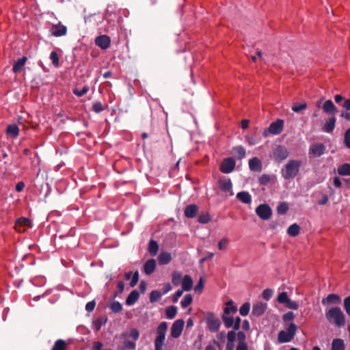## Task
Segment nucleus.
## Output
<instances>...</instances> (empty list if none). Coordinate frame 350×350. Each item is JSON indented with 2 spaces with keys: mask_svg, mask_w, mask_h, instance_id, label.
I'll return each instance as SVG.
<instances>
[{
  "mask_svg": "<svg viewBox=\"0 0 350 350\" xmlns=\"http://www.w3.org/2000/svg\"><path fill=\"white\" fill-rule=\"evenodd\" d=\"M302 162L297 159H291L281 170L282 176L285 180H290L297 176L299 172Z\"/></svg>",
  "mask_w": 350,
  "mask_h": 350,
  "instance_id": "f257e3e1",
  "label": "nucleus"
},
{
  "mask_svg": "<svg viewBox=\"0 0 350 350\" xmlns=\"http://www.w3.org/2000/svg\"><path fill=\"white\" fill-rule=\"evenodd\" d=\"M325 317L330 323L335 324L338 327L345 325V315L338 307H333L326 311Z\"/></svg>",
  "mask_w": 350,
  "mask_h": 350,
  "instance_id": "f03ea898",
  "label": "nucleus"
},
{
  "mask_svg": "<svg viewBox=\"0 0 350 350\" xmlns=\"http://www.w3.org/2000/svg\"><path fill=\"white\" fill-rule=\"evenodd\" d=\"M167 329V323L161 322L157 329V337L154 340L155 350H162L165 339V334Z\"/></svg>",
  "mask_w": 350,
  "mask_h": 350,
  "instance_id": "7ed1b4c3",
  "label": "nucleus"
},
{
  "mask_svg": "<svg viewBox=\"0 0 350 350\" xmlns=\"http://www.w3.org/2000/svg\"><path fill=\"white\" fill-rule=\"evenodd\" d=\"M237 312V308L234 306H226L224 308L221 319L226 328H230L233 325V317L230 316V314H234Z\"/></svg>",
  "mask_w": 350,
  "mask_h": 350,
  "instance_id": "20e7f679",
  "label": "nucleus"
},
{
  "mask_svg": "<svg viewBox=\"0 0 350 350\" xmlns=\"http://www.w3.org/2000/svg\"><path fill=\"white\" fill-rule=\"evenodd\" d=\"M284 129V120L281 119H278L276 121L272 122L267 130H265L263 132V135L267 137L268 135L267 133H269L272 135H279L280 134Z\"/></svg>",
  "mask_w": 350,
  "mask_h": 350,
  "instance_id": "39448f33",
  "label": "nucleus"
},
{
  "mask_svg": "<svg viewBox=\"0 0 350 350\" xmlns=\"http://www.w3.org/2000/svg\"><path fill=\"white\" fill-rule=\"evenodd\" d=\"M208 328L211 332H216L219 330L221 321L219 318L216 317L212 312H208L206 317Z\"/></svg>",
  "mask_w": 350,
  "mask_h": 350,
  "instance_id": "423d86ee",
  "label": "nucleus"
},
{
  "mask_svg": "<svg viewBox=\"0 0 350 350\" xmlns=\"http://www.w3.org/2000/svg\"><path fill=\"white\" fill-rule=\"evenodd\" d=\"M326 150V146L323 143H314L310 145L308 150L310 158L319 157L322 156Z\"/></svg>",
  "mask_w": 350,
  "mask_h": 350,
  "instance_id": "0eeeda50",
  "label": "nucleus"
},
{
  "mask_svg": "<svg viewBox=\"0 0 350 350\" xmlns=\"http://www.w3.org/2000/svg\"><path fill=\"white\" fill-rule=\"evenodd\" d=\"M256 215L263 220L269 219L272 215V210L267 204H261L256 208Z\"/></svg>",
  "mask_w": 350,
  "mask_h": 350,
  "instance_id": "6e6552de",
  "label": "nucleus"
},
{
  "mask_svg": "<svg viewBox=\"0 0 350 350\" xmlns=\"http://www.w3.org/2000/svg\"><path fill=\"white\" fill-rule=\"evenodd\" d=\"M236 161L232 157L224 159L221 162L219 170L224 174H229L232 172L235 167Z\"/></svg>",
  "mask_w": 350,
  "mask_h": 350,
  "instance_id": "1a4fd4ad",
  "label": "nucleus"
},
{
  "mask_svg": "<svg viewBox=\"0 0 350 350\" xmlns=\"http://www.w3.org/2000/svg\"><path fill=\"white\" fill-rule=\"evenodd\" d=\"M50 35L55 37L64 36L67 33V27L62 25L61 22H58L57 24H53L51 28L49 30Z\"/></svg>",
  "mask_w": 350,
  "mask_h": 350,
  "instance_id": "9d476101",
  "label": "nucleus"
},
{
  "mask_svg": "<svg viewBox=\"0 0 350 350\" xmlns=\"http://www.w3.org/2000/svg\"><path fill=\"white\" fill-rule=\"evenodd\" d=\"M184 325L185 321L183 319H177L173 323L170 330L172 338H177L181 335Z\"/></svg>",
  "mask_w": 350,
  "mask_h": 350,
  "instance_id": "9b49d317",
  "label": "nucleus"
},
{
  "mask_svg": "<svg viewBox=\"0 0 350 350\" xmlns=\"http://www.w3.org/2000/svg\"><path fill=\"white\" fill-rule=\"evenodd\" d=\"M31 227V221L25 217H20L15 221L14 229L18 232L22 233Z\"/></svg>",
  "mask_w": 350,
  "mask_h": 350,
  "instance_id": "f8f14e48",
  "label": "nucleus"
},
{
  "mask_svg": "<svg viewBox=\"0 0 350 350\" xmlns=\"http://www.w3.org/2000/svg\"><path fill=\"white\" fill-rule=\"evenodd\" d=\"M273 157L276 161H283L288 157V151L284 146L278 145L273 150Z\"/></svg>",
  "mask_w": 350,
  "mask_h": 350,
  "instance_id": "ddd939ff",
  "label": "nucleus"
},
{
  "mask_svg": "<svg viewBox=\"0 0 350 350\" xmlns=\"http://www.w3.org/2000/svg\"><path fill=\"white\" fill-rule=\"evenodd\" d=\"M95 44L100 49L106 50L109 48L111 39L108 36L101 35L96 38Z\"/></svg>",
  "mask_w": 350,
  "mask_h": 350,
  "instance_id": "4468645a",
  "label": "nucleus"
},
{
  "mask_svg": "<svg viewBox=\"0 0 350 350\" xmlns=\"http://www.w3.org/2000/svg\"><path fill=\"white\" fill-rule=\"evenodd\" d=\"M219 187L220 189L225 192L229 193L230 196H233L234 192L232 191V183L230 178H223L219 180Z\"/></svg>",
  "mask_w": 350,
  "mask_h": 350,
  "instance_id": "2eb2a0df",
  "label": "nucleus"
},
{
  "mask_svg": "<svg viewBox=\"0 0 350 350\" xmlns=\"http://www.w3.org/2000/svg\"><path fill=\"white\" fill-rule=\"evenodd\" d=\"M267 308V304L261 301H258L253 305L252 315L260 317L262 315Z\"/></svg>",
  "mask_w": 350,
  "mask_h": 350,
  "instance_id": "dca6fc26",
  "label": "nucleus"
},
{
  "mask_svg": "<svg viewBox=\"0 0 350 350\" xmlns=\"http://www.w3.org/2000/svg\"><path fill=\"white\" fill-rule=\"evenodd\" d=\"M321 302L324 306L331 304L338 305L341 303V298L338 295L332 293L323 298Z\"/></svg>",
  "mask_w": 350,
  "mask_h": 350,
  "instance_id": "f3484780",
  "label": "nucleus"
},
{
  "mask_svg": "<svg viewBox=\"0 0 350 350\" xmlns=\"http://www.w3.org/2000/svg\"><path fill=\"white\" fill-rule=\"evenodd\" d=\"M198 211V207L196 204H191L186 206L184 214L186 217L193 218L196 216Z\"/></svg>",
  "mask_w": 350,
  "mask_h": 350,
  "instance_id": "a211bd4d",
  "label": "nucleus"
},
{
  "mask_svg": "<svg viewBox=\"0 0 350 350\" xmlns=\"http://www.w3.org/2000/svg\"><path fill=\"white\" fill-rule=\"evenodd\" d=\"M249 167L253 172H261L262 163L257 157H254L249 161Z\"/></svg>",
  "mask_w": 350,
  "mask_h": 350,
  "instance_id": "6ab92c4d",
  "label": "nucleus"
},
{
  "mask_svg": "<svg viewBox=\"0 0 350 350\" xmlns=\"http://www.w3.org/2000/svg\"><path fill=\"white\" fill-rule=\"evenodd\" d=\"M156 269V260L153 258L148 260L144 265V271L146 275L152 274Z\"/></svg>",
  "mask_w": 350,
  "mask_h": 350,
  "instance_id": "aec40b11",
  "label": "nucleus"
},
{
  "mask_svg": "<svg viewBox=\"0 0 350 350\" xmlns=\"http://www.w3.org/2000/svg\"><path fill=\"white\" fill-rule=\"evenodd\" d=\"M323 111L327 114L334 115L338 111L331 100H327L323 105Z\"/></svg>",
  "mask_w": 350,
  "mask_h": 350,
  "instance_id": "412c9836",
  "label": "nucleus"
},
{
  "mask_svg": "<svg viewBox=\"0 0 350 350\" xmlns=\"http://www.w3.org/2000/svg\"><path fill=\"white\" fill-rule=\"evenodd\" d=\"M5 133L10 137L16 138L19 134V129L15 124H9L7 126Z\"/></svg>",
  "mask_w": 350,
  "mask_h": 350,
  "instance_id": "4be33fe9",
  "label": "nucleus"
},
{
  "mask_svg": "<svg viewBox=\"0 0 350 350\" xmlns=\"http://www.w3.org/2000/svg\"><path fill=\"white\" fill-rule=\"evenodd\" d=\"M27 58L23 57L18 59L13 65L12 70L14 73L20 72L22 71L23 66H25Z\"/></svg>",
  "mask_w": 350,
  "mask_h": 350,
  "instance_id": "5701e85b",
  "label": "nucleus"
},
{
  "mask_svg": "<svg viewBox=\"0 0 350 350\" xmlns=\"http://www.w3.org/2000/svg\"><path fill=\"white\" fill-rule=\"evenodd\" d=\"M237 198L244 204H250L252 196L247 191H240L237 194Z\"/></svg>",
  "mask_w": 350,
  "mask_h": 350,
  "instance_id": "b1692460",
  "label": "nucleus"
},
{
  "mask_svg": "<svg viewBox=\"0 0 350 350\" xmlns=\"http://www.w3.org/2000/svg\"><path fill=\"white\" fill-rule=\"evenodd\" d=\"M172 260L171 254L167 252H162L158 256V261L160 265L168 264Z\"/></svg>",
  "mask_w": 350,
  "mask_h": 350,
  "instance_id": "393cba45",
  "label": "nucleus"
},
{
  "mask_svg": "<svg viewBox=\"0 0 350 350\" xmlns=\"http://www.w3.org/2000/svg\"><path fill=\"white\" fill-rule=\"evenodd\" d=\"M336 121V120L335 117L329 118L323 126V131L328 133H332L334 129Z\"/></svg>",
  "mask_w": 350,
  "mask_h": 350,
  "instance_id": "a878e982",
  "label": "nucleus"
},
{
  "mask_svg": "<svg viewBox=\"0 0 350 350\" xmlns=\"http://www.w3.org/2000/svg\"><path fill=\"white\" fill-rule=\"evenodd\" d=\"M192 286L193 280L191 276H189V275H185L182 280L183 290L185 291H189L191 289Z\"/></svg>",
  "mask_w": 350,
  "mask_h": 350,
  "instance_id": "bb28decb",
  "label": "nucleus"
},
{
  "mask_svg": "<svg viewBox=\"0 0 350 350\" xmlns=\"http://www.w3.org/2000/svg\"><path fill=\"white\" fill-rule=\"evenodd\" d=\"M139 297V294L137 291H132L126 299V304L128 306L133 305L138 300Z\"/></svg>",
  "mask_w": 350,
  "mask_h": 350,
  "instance_id": "cd10ccee",
  "label": "nucleus"
},
{
  "mask_svg": "<svg viewBox=\"0 0 350 350\" xmlns=\"http://www.w3.org/2000/svg\"><path fill=\"white\" fill-rule=\"evenodd\" d=\"M122 337H130L134 340H137L139 338V332L136 328H132L129 330V332L122 333Z\"/></svg>",
  "mask_w": 350,
  "mask_h": 350,
  "instance_id": "c85d7f7f",
  "label": "nucleus"
},
{
  "mask_svg": "<svg viewBox=\"0 0 350 350\" xmlns=\"http://www.w3.org/2000/svg\"><path fill=\"white\" fill-rule=\"evenodd\" d=\"M345 346L342 339H334L332 343V350H345Z\"/></svg>",
  "mask_w": 350,
  "mask_h": 350,
  "instance_id": "c756f323",
  "label": "nucleus"
},
{
  "mask_svg": "<svg viewBox=\"0 0 350 350\" xmlns=\"http://www.w3.org/2000/svg\"><path fill=\"white\" fill-rule=\"evenodd\" d=\"M107 318L106 317H99L94 321V329L98 332L100 329L101 327L106 323Z\"/></svg>",
  "mask_w": 350,
  "mask_h": 350,
  "instance_id": "7c9ffc66",
  "label": "nucleus"
},
{
  "mask_svg": "<svg viewBox=\"0 0 350 350\" xmlns=\"http://www.w3.org/2000/svg\"><path fill=\"white\" fill-rule=\"evenodd\" d=\"M300 232V227L297 224L291 225L287 229V233L289 236L295 237Z\"/></svg>",
  "mask_w": 350,
  "mask_h": 350,
  "instance_id": "2f4dec72",
  "label": "nucleus"
},
{
  "mask_svg": "<svg viewBox=\"0 0 350 350\" xmlns=\"http://www.w3.org/2000/svg\"><path fill=\"white\" fill-rule=\"evenodd\" d=\"M159 250V245L154 240L151 239L148 245V252L152 256L157 255Z\"/></svg>",
  "mask_w": 350,
  "mask_h": 350,
  "instance_id": "473e14b6",
  "label": "nucleus"
},
{
  "mask_svg": "<svg viewBox=\"0 0 350 350\" xmlns=\"http://www.w3.org/2000/svg\"><path fill=\"white\" fill-rule=\"evenodd\" d=\"M233 152L239 159H243L245 157V149L241 146H237L233 148Z\"/></svg>",
  "mask_w": 350,
  "mask_h": 350,
  "instance_id": "72a5a7b5",
  "label": "nucleus"
},
{
  "mask_svg": "<svg viewBox=\"0 0 350 350\" xmlns=\"http://www.w3.org/2000/svg\"><path fill=\"white\" fill-rule=\"evenodd\" d=\"M338 173L342 176H350V164L344 163L338 168Z\"/></svg>",
  "mask_w": 350,
  "mask_h": 350,
  "instance_id": "f704fd0d",
  "label": "nucleus"
},
{
  "mask_svg": "<svg viewBox=\"0 0 350 350\" xmlns=\"http://www.w3.org/2000/svg\"><path fill=\"white\" fill-rule=\"evenodd\" d=\"M278 340L280 343L288 342L292 340L286 332L282 330L278 333Z\"/></svg>",
  "mask_w": 350,
  "mask_h": 350,
  "instance_id": "c9c22d12",
  "label": "nucleus"
},
{
  "mask_svg": "<svg viewBox=\"0 0 350 350\" xmlns=\"http://www.w3.org/2000/svg\"><path fill=\"white\" fill-rule=\"evenodd\" d=\"M177 314V308L174 306H170L165 310V314L167 319H174Z\"/></svg>",
  "mask_w": 350,
  "mask_h": 350,
  "instance_id": "e433bc0d",
  "label": "nucleus"
},
{
  "mask_svg": "<svg viewBox=\"0 0 350 350\" xmlns=\"http://www.w3.org/2000/svg\"><path fill=\"white\" fill-rule=\"evenodd\" d=\"M182 278V273L180 271H174L172 274V282L174 286L179 285Z\"/></svg>",
  "mask_w": 350,
  "mask_h": 350,
  "instance_id": "4c0bfd02",
  "label": "nucleus"
},
{
  "mask_svg": "<svg viewBox=\"0 0 350 350\" xmlns=\"http://www.w3.org/2000/svg\"><path fill=\"white\" fill-rule=\"evenodd\" d=\"M297 330V325L294 323H291L288 325V327L285 332H286V334H288L290 338L293 340L296 334Z\"/></svg>",
  "mask_w": 350,
  "mask_h": 350,
  "instance_id": "58836bf2",
  "label": "nucleus"
},
{
  "mask_svg": "<svg viewBox=\"0 0 350 350\" xmlns=\"http://www.w3.org/2000/svg\"><path fill=\"white\" fill-rule=\"evenodd\" d=\"M66 344L64 340L62 339L57 340L53 347L52 350H66Z\"/></svg>",
  "mask_w": 350,
  "mask_h": 350,
  "instance_id": "ea45409f",
  "label": "nucleus"
},
{
  "mask_svg": "<svg viewBox=\"0 0 350 350\" xmlns=\"http://www.w3.org/2000/svg\"><path fill=\"white\" fill-rule=\"evenodd\" d=\"M161 296H162V294L159 291H152L150 293V297H149L150 298V301L151 303H154V302L158 301L159 300H160Z\"/></svg>",
  "mask_w": 350,
  "mask_h": 350,
  "instance_id": "a19ab883",
  "label": "nucleus"
},
{
  "mask_svg": "<svg viewBox=\"0 0 350 350\" xmlns=\"http://www.w3.org/2000/svg\"><path fill=\"white\" fill-rule=\"evenodd\" d=\"M193 301V298L191 294H187L183 299L180 302L181 307L183 308H187L188 306H189Z\"/></svg>",
  "mask_w": 350,
  "mask_h": 350,
  "instance_id": "79ce46f5",
  "label": "nucleus"
},
{
  "mask_svg": "<svg viewBox=\"0 0 350 350\" xmlns=\"http://www.w3.org/2000/svg\"><path fill=\"white\" fill-rule=\"evenodd\" d=\"M288 210V205L286 202H284L280 203L277 207V213L280 215H284Z\"/></svg>",
  "mask_w": 350,
  "mask_h": 350,
  "instance_id": "37998d69",
  "label": "nucleus"
},
{
  "mask_svg": "<svg viewBox=\"0 0 350 350\" xmlns=\"http://www.w3.org/2000/svg\"><path fill=\"white\" fill-rule=\"evenodd\" d=\"M250 310V304L249 302L244 303L239 308V313L241 315L247 316Z\"/></svg>",
  "mask_w": 350,
  "mask_h": 350,
  "instance_id": "c03bdc74",
  "label": "nucleus"
},
{
  "mask_svg": "<svg viewBox=\"0 0 350 350\" xmlns=\"http://www.w3.org/2000/svg\"><path fill=\"white\" fill-rule=\"evenodd\" d=\"M307 108V103L306 102L303 103H295L292 106V110L295 113H299L301 111Z\"/></svg>",
  "mask_w": 350,
  "mask_h": 350,
  "instance_id": "a18cd8bd",
  "label": "nucleus"
},
{
  "mask_svg": "<svg viewBox=\"0 0 350 350\" xmlns=\"http://www.w3.org/2000/svg\"><path fill=\"white\" fill-rule=\"evenodd\" d=\"M49 58L52 61L53 64L55 67H58L59 66V55L57 53V52L52 51L51 53Z\"/></svg>",
  "mask_w": 350,
  "mask_h": 350,
  "instance_id": "49530a36",
  "label": "nucleus"
},
{
  "mask_svg": "<svg viewBox=\"0 0 350 350\" xmlns=\"http://www.w3.org/2000/svg\"><path fill=\"white\" fill-rule=\"evenodd\" d=\"M110 308L113 312L118 313L122 310V306L119 301H113L111 304Z\"/></svg>",
  "mask_w": 350,
  "mask_h": 350,
  "instance_id": "de8ad7c7",
  "label": "nucleus"
},
{
  "mask_svg": "<svg viewBox=\"0 0 350 350\" xmlns=\"http://www.w3.org/2000/svg\"><path fill=\"white\" fill-rule=\"evenodd\" d=\"M88 90H89V88H88V86L85 85V86H83V88H82V89H81V90H79V89H78V88H75V89H74V90H73V93H74L76 96H79V97H81V96H83L84 94H85L88 92Z\"/></svg>",
  "mask_w": 350,
  "mask_h": 350,
  "instance_id": "09e8293b",
  "label": "nucleus"
},
{
  "mask_svg": "<svg viewBox=\"0 0 350 350\" xmlns=\"http://www.w3.org/2000/svg\"><path fill=\"white\" fill-rule=\"evenodd\" d=\"M289 299H290L288 298V295L286 292H282L280 293L278 297V301L280 304H286Z\"/></svg>",
  "mask_w": 350,
  "mask_h": 350,
  "instance_id": "8fccbe9b",
  "label": "nucleus"
},
{
  "mask_svg": "<svg viewBox=\"0 0 350 350\" xmlns=\"http://www.w3.org/2000/svg\"><path fill=\"white\" fill-rule=\"evenodd\" d=\"M271 178L269 175L262 174L258 178V182L260 185H266L270 183Z\"/></svg>",
  "mask_w": 350,
  "mask_h": 350,
  "instance_id": "3c124183",
  "label": "nucleus"
},
{
  "mask_svg": "<svg viewBox=\"0 0 350 350\" xmlns=\"http://www.w3.org/2000/svg\"><path fill=\"white\" fill-rule=\"evenodd\" d=\"M124 349L134 350L136 348L135 342L131 340H125L123 343Z\"/></svg>",
  "mask_w": 350,
  "mask_h": 350,
  "instance_id": "603ef678",
  "label": "nucleus"
},
{
  "mask_svg": "<svg viewBox=\"0 0 350 350\" xmlns=\"http://www.w3.org/2000/svg\"><path fill=\"white\" fill-rule=\"evenodd\" d=\"M229 243V240L224 237L221 239L218 243V248L220 250H224L226 248L227 245Z\"/></svg>",
  "mask_w": 350,
  "mask_h": 350,
  "instance_id": "864d4df0",
  "label": "nucleus"
},
{
  "mask_svg": "<svg viewBox=\"0 0 350 350\" xmlns=\"http://www.w3.org/2000/svg\"><path fill=\"white\" fill-rule=\"evenodd\" d=\"M295 316L294 313L293 312L290 311V312L285 313L282 316V320L284 322L291 321L295 319Z\"/></svg>",
  "mask_w": 350,
  "mask_h": 350,
  "instance_id": "5fc2aeb1",
  "label": "nucleus"
},
{
  "mask_svg": "<svg viewBox=\"0 0 350 350\" xmlns=\"http://www.w3.org/2000/svg\"><path fill=\"white\" fill-rule=\"evenodd\" d=\"M210 220L211 219L208 214H201L198 219V221L201 224H207Z\"/></svg>",
  "mask_w": 350,
  "mask_h": 350,
  "instance_id": "6e6d98bb",
  "label": "nucleus"
},
{
  "mask_svg": "<svg viewBox=\"0 0 350 350\" xmlns=\"http://www.w3.org/2000/svg\"><path fill=\"white\" fill-rule=\"evenodd\" d=\"M139 281V273L136 271L132 275L131 280L130 282V286L134 287Z\"/></svg>",
  "mask_w": 350,
  "mask_h": 350,
  "instance_id": "4d7b16f0",
  "label": "nucleus"
},
{
  "mask_svg": "<svg viewBox=\"0 0 350 350\" xmlns=\"http://www.w3.org/2000/svg\"><path fill=\"white\" fill-rule=\"evenodd\" d=\"M204 278L202 277H201L198 282V284L196 285L195 286V291L196 292H199V293H201L202 291L203 290L204 288Z\"/></svg>",
  "mask_w": 350,
  "mask_h": 350,
  "instance_id": "13d9d810",
  "label": "nucleus"
},
{
  "mask_svg": "<svg viewBox=\"0 0 350 350\" xmlns=\"http://www.w3.org/2000/svg\"><path fill=\"white\" fill-rule=\"evenodd\" d=\"M237 340L239 342L238 344H246L245 342V339H246V336L243 332H242V331L238 332V333L237 334Z\"/></svg>",
  "mask_w": 350,
  "mask_h": 350,
  "instance_id": "bf43d9fd",
  "label": "nucleus"
},
{
  "mask_svg": "<svg viewBox=\"0 0 350 350\" xmlns=\"http://www.w3.org/2000/svg\"><path fill=\"white\" fill-rule=\"evenodd\" d=\"M272 295H273V291L269 288H266L265 290L263 291V292L262 293V296L263 299H265L267 301H268L271 299V297H272Z\"/></svg>",
  "mask_w": 350,
  "mask_h": 350,
  "instance_id": "052dcab7",
  "label": "nucleus"
},
{
  "mask_svg": "<svg viewBox=\"0 0 350 350\" xmlns=\"http://www.w3.org/2000/svg\"><path fill=\"white\" fill-rule=\"evenodd\" d=\"M344 142L345 146L348 148H350V128L348 129L345 133Z\"/></svg>",
  "mask_w": 350,
  "mask_h": 350,
  "instance_id": "680f3d73",
  "label": "nucleus"
},
{
  "mask_svg": "<svg viewBox=\"0 0 350 350\" xmlns=\"http://www.w3.org/2000/svg\"><path fill=\"white\" fill-rule=\"evenodd\" d=\"M92 110L96 113H100L103 111V107L100 102H96L92 105Z\"/></svg>",
  "mask_w": 350,
  "mask_h": 350,
  "instance_id": "e2e57ef3",
  "label": "nucleus"
},
{
  "mask_svg": "<svg viewBox=\"0 0 350 350\" xmlns=\"http://www.w3.org/2000/svg\"><path fill=\"white\" fill-rule=\"evenodd\" d=\"M235 331L236 330H232V331H229L228 332V334H227L228 342H234V341L236 340V336H237Z\"/></svg>",
  "mask_w": 350,
  "mask_h": 350,
  "instance_id": "0e129e2a",
  "label": "nucleus"
},
{
  "mask_svg": "<svg viewBox=\"0 0 350 350\" xmlns=\"http://www.w3.org/2000/svg\"><path fill=\"white\" fill-rule=\"evenodd\" d=\"M241 321V320L239 317H237L234 319H233V325L231 327H232L234 330H239L240 329Z\"/></svg>",
  "mask_w": 350,
  "mask_h": 350,
  "instance_id": "69168bd1",
  "label": "nucleus"
},
{
  "mask_svg": "<svg viewBox=\"0 0 350 350\" xmlns=\"http://www.w3.org/2000/svg\"><path fill=\"white\" fill-rule=\"evenodd\" d=\"M32 283L36 286H42L44 284V277L38 276L32 279Z\"/></svg>",
  "mask_w": 350,
  "mask_h": 350,
  "instance_id": "338daca9",
  "label": "nucleus"
},
{
  "mask_svg": "<svg viewBox=\"0 0 350 350\" xmlns=\"http://www.w3.org/2000/svg\"><path fill=\"white\" fill-rule=\"evenodd\" d=\"M344 307L347 314L350 317V296L345 299Z\"/></svg>",
  "mask_w": 350,
  "mask_h": 350,
  "instance_id": "774afa93",
  "label": "nucleus"
}]
</instances>
